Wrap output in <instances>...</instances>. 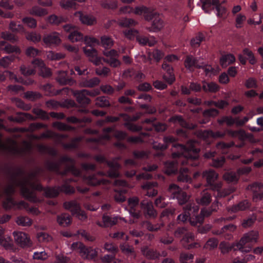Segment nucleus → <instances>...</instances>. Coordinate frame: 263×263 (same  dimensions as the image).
Instances as JSON below:
<instances>
[{
	"label": "nucleus",
	"instance_id": "69168bd1",
	"mask_svg": "<svg viewBox=\"0 0 263 263\" xmlns=\"http://www.w3.org/2000/svg\"><path fill=\"white\" fill-rule=\"evenodd\" d=\"M124 35L128 39L132 40L135 37L137 38L138 32L135 29H129L124 31Z\"/></svg>",
	"mask_w": 263,
	"mask_h": 263
},
{
	"label": "nucleus",
	"instance_id": "bf43d9fd",
	"mask_svg": "<svg viewBox=\"0 0 263 263\" xmlns=\"http://www.w3.org/2000/svg\"><path fill=\"white\" fill-rule=\"evenodd\" d=\"M203 137L204 138L209 137L218 138L223 136V134L220 132L213 133L212 131H204L202 133Z\"/></svg>",
	"mask_w": 263,
	"mask_h": 263
},
{
	"label": "nucleus",
	"instance_id": "9b49d317",
	"mask_svg": "<svg viewBox=\"0 0 263 263\" xmlns=\"http://www.w3.org/2000/svg\"><path fill=\"white\" fill-rule=\"evenodd\" d=\"M74 15L76 17L79 18L80 21L83 24L92 25L96 23V18L92 15L83 14L79 11L76 12Z\"/></svg>",
	"mask_w": 263,
	"mask_h": 263
},
{
	"label": "nucleus",
	"instance_id": "0eeeda50",
	"mask_svg": "<svg viewBox=\"0 0 263 263\" xmlns=\"http://www.w3.org/2000/svg\"><path fill=\"white\" fill-rule=\"evenodd\" d=\"M99 93V90H95L91 91L83 89L80 91H77L74 93L78 101L80 103L88 104L90 102V100L86 97V96H90L94 97Z\"/></svg>",
	"mask_w": 263,
	"mask_h": 263
},
{
	"label": "nucleus",
	"instance_id": "338daca9",
	"mask_svg": "<svg viewBox=\"0 0 263 263\" xmlns=\"http://www.w3.org/2000/svg\"><path fill=\"white\" fill-rule=\"evenodd\" d=\"M246 17L245 15L239 14L236 18V27L241 28L246 22Z\"/></svg>",
	"mask_w": 263,
	"mask_h": 263
},
{
	"label": "nucleus",
	"instance_id": "aec40b11",
	"mask_svg": "<svg viewBox=\"0 0 263 263\" xmlns=\"http://www.w3.org/2000/svg\"><path fill=\"white\" fill-rule=\"evenodd\" d=\"M30 14L37 16H43L48 14V11L46 9L40 8L38 6H34L28 10Z\"/></svg>",
	"mask_w": 263,
	"mask_h": 263
},
{
	"label": "nucleus",
	"instance_id": "e2e57ef3",
	"mask_svg": "<svg viewBox=\"0 0 263 263\" xmlns=\"http://www.w3.org/2000/svg\"><path fill=\"white\" fill-rule=\"evenodd\" d=\"M96 104L100 107H106L109 105V101L104 97L98 98L96 101Z\"/></svg>",
	"mask_w": 263,
	"mask_h": 263
},
{
	"label": "nucleus",
	"instance_id": "72a5a7b5",
	"mask_svg": "<svg viewBox=\"0 0 263 263\" xmlns=\"http://www.w3.org/2000/svg\"><path fill=\"white\" fill-rule=\"evenodd\" d=\"M7 77H8L10 80H14L15 82H22L21 79H18L15 74L9 71L0 73V81H4Z\"/></svg>",
	"mask_w": 263,
	"mask_h": 263
},
{
	"label": "nucleus",
	"instance_id": "3c124183",
	"mask_svg": "<svg viewBox=\"0 0 263 263\" xmlns=\"http://www.w3.org/2000/svg\"><path fill=\"white\" fill-rule=\"evenodd\" d=\"M223 179L228 182L236 181L237 179V175L234 172H227L223 175Z\"/></svg>",
	"mask_w": 263,
	"mask_h": 263
},
{
	"label": "nucleus",
	"instance_id": "dca6fc26",
	"mask_svg": "<svg viewBox=\"0 0 263 263\" xmlns=\"http://www.w3.org/2000/svg\"><path fill=\"white\" fill-rule=\"evenodd\" d=\"M152 19V26L148 28V30L152 32L160 30L163 26V23L161 18L158 16H153Z\"/></svg>",
	"mask_w": 263,
	"mask_h": 263
},
{
	"label": "nucleus",
	"instance_id": "5fc2aeb1",
	"mask_svg": "<svg viewBox=\"0 0 263 263\" xmlns=\"http://www.w3.org/2000/svg\"><path fill=\"white\" fill-rule=\"evenodd\" d=\"M204 35L200 33L198 34L195 37L192 39L191 41V44L193 47H196L199 46L201 42L204 40Z\"/></svg>",
	"mask_w": 263,
	"mask_h": 263
},
{
	"label": "nucleus",
	"instance_id": "20e7f679",
	"mask_svg": "<svg viewBox=\"0 0 263 263\" xmlns=\"http://www.w3.org/2000/svg\"><path fill=\"white\" fill-rule=\"evenodd\" d=\"M64 206L65 209L70 210L72 214L75 215L79 219L83 220L86 218L85 212L80 209L79 205L76 201L65 202Z\"/></svg>",
	"mask_w": 263,
	"mask_h": 263
},
{
	"label": "nucleus",
	"instance_id": "79ce46f5",
	"mask_svg": "<svg viewBox=\"0 0 263 263\" xmlns=\"http://www.w3.org/2000/svg\"><path fill=\"white\" fill-rule=\"evenodd\" d=\"M22 22L30 28H35L37 26L36 21L31 17H25L22 19Z\"/></svg>",
	"mask_w": 263,
	"mask_h": 263
},
{
	"label": "nucleus",
	"instance_id": "c9c22d12",
	"mask_svg": "<svg viewBox=\"0 0 263 263\" xmlns=\"http://www.w3.org/2000/svg\"><path fill=\"white\" fill-rule=\"evenodd\" d=\"M47 58L50 60H59L65 57V54L61 52H54L52 51H49L46 53Z\"/></svg>",
	"mask_w": 263,
	"mask_h": 263
},
{
	"label": "nucleus",
	"instance_id": "ea45409f",
	"mask_svg": "<svg viewBox=\"0 0 263 263\" xmlns=\"http://www.w3.org/2000/svg\"><path fill=\"white\" fill-rule=\"evenodd\" d=\"M101 42L102 46L105 48L111 47L114 45V41L110 37L104 35L101 37Z\"/></svg>",
	"mask_w": 263,
	"mask_h": 263
},
{
	"label": "nucleus",
	"instance_id": "7c9ffc66",
	"mask_svg": "<svg viewBox=\"0 0 263 263\" xmlns=\"http://www.w3.org/2000/svg\"><path fill=\"white\" fill-rule=\"evenodd\" d=\"M141 204L147 214L150 216H155L156 215V212L154 210L152 202L143 201Z\"/></svg>",
	"mask_w": 263,
	"mask_h": 263
},
{
	"label": "nucleus",
	"instance_id": "5701e85b",
	"mask_svg": "<svg viewBox=\"0 0 263 263\" xmlns=\"http://www.w3.org/2000/svg\"><path fill=\"white\" fill-rule=\"evenodd\" d=\"M246 245H247V237L246 236L242 237L239 242L236 243H233L234 250H239L242 253H246Z\"/></svg>",
	"mask_w": 263,
	"mask_h": 263
},
{
	"label": "nucleus",
	"instance_id": "cd10ccee",
	"mask_svg": "<svg viewBox=\"0 0 263 263\" xmlns=\"http://www.w3.org/2000/svg\"><path fill=\"white\" fill-rule=\"evenodd\" d=\"M196 200L198 203L201 205H206L209 204L211 201L210 193H209L207 191H204L201 193V198L197 199Z\"/></svg>",
	"mask_w": 263,
	"mask_h": 263
},
{
	"label": "nucleus",
	"instance_id": "39448f33",
	"mask_svg": "<svg viewBox=\"0 0 263 263\" xmlns=\"http://www.w3.org/2000/svg\"><path fill=\"white\" fill-rule=\"evenodd\" d=\"M184 66L187 70L192 71L195 68L202 67L203 61L200 58H195L192 55H188L184 61Z\"/></svg>",
	"mask_w": 263,
	"mask_h": 263
},
{
	"label": "nucleus",
	"instance_id": "58836bf2",
	"mask_svg": "<svg viewBox=\"0 0 263 263\" xmlns=\"http://www.w3.org/2000/svg\"><path fill=\"white\" fill-rule=\"evenodd\" d=\"M26 38L27 40L33 43H37L41 41V36L36 32H31L27 33Z\"/></svg>",
	"mask_w": 263,
	"mask_h": 263
},
{
	"label": "nucleus",
	"instance_id": "4c0bfd02",
	"mask_svg": "<svg viewBox=\"0 0 263 263\" xmlns=\"http://www.w3.org/2000/svg\"><path fill=\"white\" fill-rule=\"evenodd\" d=\"M83 50L85 55L88 58L89 60L93 58L98 54V51L93 47H84Z\"/></svg>",
	"mask_w": 263,
	"mask_h": 263
},
{
	"label": "nucleus",
	"instance_id": "f03ea898",
	"mask_svg": "<svg viewBox=\"0 0 263 263\" xmlns=\"http://www.w3.org/2000/svg\"><path fill=\"white\" fill-rule=\"evenodd\" d=\"M42 189V187L40 184L31 180L26 181L22 186V192L23 195L33 202L36 201L34 196V191Z\"/></svg>",
	"mask_w": 263,
	"mask_h": 263
},
{
	"label": "nucleus",
	"instance_id": "f704fd0d",
	"mask_svg": "<svg viewBox=\"0 0 263 263\" xmlns=\"http://www.w3.org/2000/svg\"><path fill=\"white\" fill-rule=\"evenodd\" d=\"M68 39L72 42H80L83 40V35L78 31H73L69 35Z\"/></svg>",
	"mask_w": 263,
	"mask_h": 263
},
{
	"label": "nucleus",
	"instance_id": "f8f14e48",
	"mask_svg": "<svg viewBox=\"0 0 263 263\" xmlns=\"http://www.w3.org/2000/svg\"><path fill=\"white\" fill-rule=\"evenodd\" d=\"M73 250H79L80 255L85 259H88L89 248H86L81 242H74L71 245Z\"/></svg>",
	"mask_w": 263,
	"mask_h": 263
},
{
	"label": "nucleus",
	"instance_id": "2f4dec72",
	"mask_svg": "<svg viewBox=\"0 0 263 263\" xmlns=\"http://www.w3.org/2000/svg\"><path fill=\"white\" fill-rule=\"evenodd\" d=\"M100 80L97 78H93L90 80H85L81 82L80 85L82 87H92L97 85Z\"/></svg>",
	"mask_w": 263,
	"mask_h": 263
},
{
	"label": "nucleus",
	"instance_id": "ddd939ff",
	"mask_svg": "<svg viewBox=\"0 0 263 263\" xmlns=\"http://www.w3.org/2000/svg\"><path fill=\"white\" fill-rule=\"evenodd\" d=\"M183 158L182 157H180L179 158V160L176 162H166L165 164V172L166 174L168 175H171L173 173H175L177 170V163L179 162H181L182 164L186 163L184 161H183Z\"/></svg>",
	"mask_w": 263,
	"mask_h": 263
},
{
	"label": "nucleus",
	"instance_id": "13d9d810",
	"mask_svg": "<svg viewBox=\"0 0 263 263\" xmlns=\"http://www.w3.org/2000/svg\"><path fill=\"white\" fill-rule=\"evenodd\" d=\"M57 81L61 84H66L68 83L67 73L65 71H60L57 78Z\"/></svg>",
	"mask_w": 263,
	"mask_h": 263
},
{
	"label": "nucleus",
	"instance_id": "393cba45",
	"mask_svg": "<svg viewBox=\"0 0 263 263\" xmlns=\"http://www.w3.org/2000/svg\"><path fill=\"white\" fill-rule=\"evenodd\" d=\"M3 234V230L0 227V245L6 249H9L12 246V241L10 237H4Z\"/></svg>",
	"mask_w": 263,
	"mask_h": 263
},
{
	"label": "nucleus",
	"instance_id": "8fccbe9b",
	"mask_svg": "<svg viewBox=\"0 0 263 263\" xmlns=\"http://www.w3.org/2000/svg\"><path fill=\"white\" fill-rule=\"evenodd\" d=\"M137 22L133 19L124 18L120 20L119 24L122 27H130L135 26Z\"/></svg>",
	"mask_w": 263,
	"mask_h": 263
},
{
	"label": "nucleus",
	"instance_id": "37998d69",
	"mask_svg": "<svg viewBox=\"0 0 263 263\" xmlns=\"http://www.w3.org/2000/svg\"><path fill=\"white\" fill-rule=\"evenodd\" d=\"M47 21L52 24L59 25L61 23L65 22V19L63 17H59L55 15L52 14L47 18Z\"/></svg>",
	"mask_w": 263,
	"mask_h": 263
},
{
	"label": "nucleus",
	"instance_id": "a18cd8bd",
	"mask_svg": "<svg viewBox=\"0 0 263 263\" xmlns=\"http://www.w3.org/2000/svg\"><path fill=\"white\" fill-rule=\"evenodd\" d=\"M9 29L12 31L19 32H25V29L24 27L20 24H16V23L12 21L9 24Z\"/></svg>",
	"mask_w": 263,
	"mask_h": 263
},
{
	"label": "nucleus",
	"instance_id": "c756f323",
	"mask_svg": "<svg viewBox=\"0 0 263 263\" xmlns=\"http://www.w3.org/2000/svg\"><path fill=\"white\" fill-rule=\"evenodd\" d=\"M16 58L14 55L5 56L0 59V65L4 68L8 67Z\"/></svg>",
	"mask_w": 263,
	"mask_h": 263
},
{
	"label": "nucleus",
	"instance_id": "0e129e2a",
	"mask_svg": "<svg viewBox=\"0 0 263 263\" xmlns=\"http://www.w3.org/2000/svg\"><path fill=\"white\" fill-rule=\"evenodd\" d=\"M20 70L21 73L24 76H29L34 72V69L33 68L24 65L20 67Z\"/></svg>",
	"mask_w": 263,
	"mask_h": 263
},
{
	"label": "nucleus",
	"instance_id": "6e6552de",
	"mask_svg": "<svg viewBox=\"0 0 263 263\" xmlns=\"http://www.w3.org/2000/svg\"><path fill=\"white\" fill-rule=\"evenodd\" d=\"M43 40L47 46L58 45L61 42L60 34L55 32L44 35Z\"/></svg>",
	"mask_w": 263,
	"mask_h": 263
},
{
	"label": "nucleus",
	"instance_id": "49530a36",
	"mask_svg": "<svg viewBox=\"0 0 263 263\" xmlns=\"http://www.w3.org/2000/svg\"><path fill=\"white\" fill-rule=\"evenodd\" d=\"M60 192V190L57 187L47 188L44 190L45 195L49 197H54L57 196Z\"/></svg>",
	"mask_w": 263,
	"mask_h": 263
},
{
	"label": "nucleus",
	"instance_id": "412c9836",
	"mask_svg": "<svg viewBox=\"0 0 263 263\" xmlns=\"http://www.w3.org/2000/svg\"><path fill=\"white\" fill-rule=\"evenodd\" d=\"M57 222L62 227H65L68 226L71 222V218L69 215L62 214L57 216Z\"/></svg>",
	"mask_w": 263,
	"mask_h": 263
},
{
	"label": "nucleus",
	"instance_id": "4be33fe9",
	"mask_svg": "<svg viewBox=\"0 0 263 263\" xmlns=\"http://www.w3.org/2000/svg\"><path fill=\"white\" fill-rule=\"evenodd\" d=\"M108 164L111 168L108 172V176L111 177H115L118 176V173L116 171V169L120 166L119 164L117 162V160L114 159L108 162Z\"/></svg>",
	"mask_w": 263,
	"mask_h": 263
},
{
	"label": "nucleus",
	"instance_id": "774afa93",
	"mask_svg": "<svg viewBox=\"0 0 263 263\" xmlns=\"http://www.w3.org/2000/svg\"><path fill=\"white\" fill-rule=\"evenodd\" d=\"M69 258L64 256L63 254H60L55 256V260L51 263H68Z\"/></svg>",
	"mask_w": 263,
	"mask_h": 263
},
{
	"label": "nucleus",
	"instance_id": "473e14b6",
	"mask_svg": "<svg viewBox=\"0 0 263 263\" xmlns=\"http://www.w3.org/2000/svg\"><path fill=\"white\" fill-rule=\"evenodd\" d=\"M164 144L158 143L157 142H154L153 143V147L155 149H165L167 148V144L168 143L173 142L175 139L172 137H166L164 138Z\"/></svg>",
	"mask_w": 263,
	"mask_h": 263
},
{
	"label": "nucleus",
	"instance_id": "c03bdc74",
	"mask_svg": "<svg viewBox=\"0 0 263 263\" xmlns=\"http://www.w3.org/2000/svg\"><path fill=\"white\" fill-rule=\"evenodd\" d=\"M1 36L2 39L12 43H14L18 41V39L14 35L8 31L2 32L1 34Z\"/></svg>",
	"mask_w": 263,
	"mask_h": 263
},
{
	"label": "nucleus",
	"instance_id": "052dcab7",
	"mask_svg": "<svg viewBox=\"0 0 263 263\" xmlns=\"http://www.w3.org/2000/svg\"><path fill=\"white\" fill-rule=\"evenodd\" d=\"M258 233L257 231H252L248 234V243H254L257 240Z\"/></svg>",
	"mask_w": 263,
	"mask_h": 263
},
{
	"label": "nucleus",
	"instance_id": "423d86ee",
	"mask_svg": "<svg viewBox=\"0 0 263 263\" xmlns=\"http://www.w3.org/2000/svg\"><path fill=\"white\" fill-rule=\"evenodd\" d=\"M13 236L15 242L20 247L25 248L31 245V241L27 234L22 232H14Z\"/></svg>",
	"mask_w": 263,
	"mask_h": 263
},
{
	"label": "nucleus",
	"instance_id": "f257e3e1",
	"mask_svg": "<svg viewBox=\"0 0 263 263\" xmlns=\"http://www.w3.org/2000/svg\"><path fill=\"white\" fill-rule=\"evenodd\" d=\"M199 208L197 205L193 204H188L184 209V213L180 214L178 216V220L180 221L184 222L189 219L192 225L195 226L198 223L202 222L203 218L208 216L212 213L211 211L203 209L201 211L200 215H196Z\"/></svg>",
	"mask_w": 263,
	"mask_h": 263
},
{
	"label": "nucleus",
	"instance_id": "7ed1b4c3",
	"mask_svg": "<svg viewBox=\"0 0 263 263\" xmlns=\"http://www.w3.org/2000/svg\"><path fill=\"white\" fill-rule=\"evenodd\" d=\"M196 143L191 141L186 146L178 145V148L182 152V155L187 159H196L198 157L199 149L196 147Z\"/></svg>",
	"mask_w": 263,
	"mask_h": 263
},
{
	"label": "nucleus",
	"instance_id": "e433bc0d",
	"mask_svg": "<svg viewBox=\"0 0 263 263\" xmlns=\"http://www.w3.org/2000/svg\"><path fill=\"white\" fill-rule=\"evenodd\" d=\"M21 52L20 48L17 46L12 45L9 43L6 44L5 51L4 53L9 54L11 53H15L16 54H20Z\"/></svg>",
	"mask_w": 263,
	"mask_h": 263
},
{
	"label": "nucleus",
	"instance_id": "603ef678",
	"mask_svg": "<svg viewBox=\"0 0 263 263\" xmlns=\"http://www.w3.org/2000/svg\"><path fill=\"white\" fill-rule=\"evenodd\" d=\"M84 42L86 45L85 47H93L96 44H99V42L96 39L90 37V36H85L84 38Z\"/></svg>",
	"mask_w": 263,
	"mask_h": 263
},
{
	"label": "nucleus",
	"instance_id": "864d4df0",
	"mask_svg": "<svg viewBox=\"0 0 263 263\" xmlns=\"http://www.w3.org/2000/svg\"><path fill=\"white\" fill-rule=\"evenodd\" d=\"M218 243V240L215 238H211L208 240L204 246V248L212 250L216 248Z\"/></svg>",
	"mask_w": 263,
	"mask_h": 263
},
{
	"label": "nucleus",
	"instance_id": "bb28decb",
	"mask_svg": "<svg viewBox=\"0 0 263 263\" xmlns=\"http://www.w3.org/2000/svg\"><path fill=\"white\" fill-rule=\"evenodd\" d=\"M202 88L204 91L211 92H216L219 89V86L216 83H207L205 81L203 82Z\"/></svg>",
	"mask_w": 263,
	"mask_h": 263
},
{
	"label": "nucleus",
	"instance_id": "c85d7f7f",
	"mask_svg": "<svg viewBox=\"0 0 263 263\" xmlns=\"http://www.w3.org/2000/svg\"><path fill=\"white\" fill-rule=\"evenodd\" d=\"M106 181L101 180L99 175H93L89 176L87 179V182L92 185H97L101 183H105Z\"/></svg>",
	"mask_w": 263,
	"mask_h": 263
},
{
	"label": "nucleus",
	"instance_id": "a878e982",
	"mask_svg": "<svg viewBox=\"0 0 263 263\" xmlns=\"http://www.w3.org/2000/svg\"><path fill=\"white\" fill-rule=\"evenodd\" d=\"M235 60V58L233 54H229L222 55L220 59V62L221 65L223 67H226L229 65L232 64Z\"/></svg>",
	"mask_w": 263,
	"mask_h": 263
},
{
	"label": "nucleus",
	"instance_id": "9d476101",
	"mask_svg": "<svg viewBox=\"0 0 263 263\" xmlns=\"http://www.w3.org/2000/svg\"><path fill=\"white\" fill-rule=\"evenodd\" d=\"M251 190L254 193V199H261L263 198V184L260 183H255L248 186V190Z\"/></svg>",
	"mask_w": 263,
	"mask_h": 263
},
{
	"label": "nucleus",
	"instance_id": "4468645a",
	"mask_svg": "<svg viewBox=\"0 0 263 263\" xmlns=\"http://www.w3.org/2000/svg\"><path fill=\"white\" fill-rule=\"evenodd\" d=\"M138 202L139 200L137 197L129 198L128 200V206L130 208L128 211L129 214L135 218H138L140 215V213L134 209V208L138 205Z\"/></svg>",
	"mask_w": 263,
	"mask_h": 263
},
{
	"label": "nucleus",
	"instance_id": "de8ad7c7",
	"mask_svg": "<svg viewBox=\"0 0 263 263\" xmlns=\"http://www.w3.org/2000/svg\"><path fill=\"white\" fill-rule=\"evenodd\" d=\"M16 223L22 226H29L31 224V220L28 217L21 216L17 218Z\"/></svg>",
	"mask_w": 263,
	"mask_h": 263
},
{
	"label": "nucleus",
	"instance_id": "b1692460",
	"mask_svg": "<svg viewBox=\"0 0 263 263\" xmlns=\"http://www.w3.org/2000/svg\"><path fill=\"white\" fill-rule=\"evenodd\" d=\"M156 183H151L147 182L142 186V189L146 191V195L148 196H153L157 194V191L154 189V186L156 185Z\"/></svg>",
	"mask_w": 263,
	"mask_h": 263
},
{
	"label": "nucleus",
	"instance_id": "6e6d98bb",
	"mask_svg": "<svg viewBox=\"0 0 263 263\" xmlns=\"http://www.w3.org/2000/svg\"><path fill=\"white\" fill-rule=\"evenodd\" d=\"M126 192V190H118L117 189L115 190L116 194L115 195V199L117 202H123L125 200V197L123 195V193H125Z\"/></svg>",
	"mask_w": 263,
	"mask_h": 263
},
{
	"label": "nucleus",
	"instance_id": "f3484780",
	"mask_svg": "<svg viewBox=\"0 0 263 263\" xmlns=\"http://www.w3.org/2000/svg\"><path fill=\"white\" fill-rule=\"evenodd\" d=\"M218 174L214 171L209 170L203 173L202 176L206 179L207 183L210 185H213L214 182L218 178Z\"/></svg>",
	"mask_w": 263,
	"mask_h": 263
},
{
	"label": "nucleus",
	"instance_id": "a211bd4d",
	"mask_svg": "<svg viewBox=\"0 0 263 263\" xmlns=\"http://www.w3.org/2000/svg\"><path fill=\"white\" fill-rule=\"evenodd\" d=\"M201 68L203 69L205 75L208 77L215 76L217 74L220 70V69L219 67L217 66L215 67H212L210 65H206L204 62L203 66Z\"/></svg>",
	"mask_w": 263,
	"mask_h": 263
},
{
	"label": "nucleus",
	"instance_id": "680f3d73",
	"mask_svg": "<svg viewBox=\"0 0 263 263\" xmlns=\"http://www.w3.org/2000/svg\"><path fill=\"white\" fill-rule=\"evenodd\" d=\"M164 56V53L158 49H155L149 53V57L157 61H159Z\"/></svg>",
	"mask_w": 263,
	"mask_h": 263
},
{
	"label": "nucleus",
	"instance_id": "4d7b16f0",
	"mask_svg": "<svg viewBox=\"0 0 263 263\" xmlns=\"http://www.w3.org/2000/svg\"><path fill=\"white\" fill-rule=\"evenodd\" d=\"M181 191L179 186L174 184H171L168 188V192L172 194V198H175Z\"/></svg>",
	"mask_w": 263,
	"mask_h": 263
},
{
	"label": "nucleus",
	"instance_id": "2eb2a0df",
	"mask_svg": "<svg viewBox=\"0 0 263 263\" xmlns=\"http://www.w3.org/2000/svg\"><path fill=\"white\" fill-rule=\"evenodd\" d=\"M162 67L167 72V74H164L163 79L168 83H172L175 80V77L174 74L172 73L173 69L172 67L166 63H164Z\"/></svg>",
	"mask_w": 263,
	"mask_h": 263
},
{
	"label": "nucleus",
	"instance_id": "1a4fd4ad",
	"mask_svg": "<svg viewBox=\"0 0 263 263\" xmlns=\"http://www.w3.org/2000/svg\"><path fill=\"white\" fill-rule=\"evenodd\" d=\"M32 65L34 68H38L40 70V74L44 77H48L50 75L51 72L48 68H47L44 62L39 59H35L32 62Z\"/></svg>",
	"mask_w": 263,
	"mask_h": 263
},
{
	"label": "nucleus",
	"instance_id": "09e8293b",
	"mask_svg": "<svg viewBox=\"0 0 263 263\" xmlns=\"http://www.w3.org/2000/svg\"><path fill=\"white\" fill-rule=\"evenodd\" d=\"M49 257L48 254L45 251L41 252H34L33 255V258L34 259L45 260Z\"/></svg>",
	"mask_w": 263,
	"mask_h": 263
},
{
	"label": "nucleus",
	"instance_id": "a19ab883",
	"mask_svg": "<svg viewBox=\"0 0 263 263\" xmlns=\"http://www.w3.org/2000/svg\"><path fill=\"white\" fill-rule=\"evenodd\" d=\"M36 238L39 242H48L52 240V237L45 232H39L37 234Z\"/></svg>",
	"mask_w": 263,
	"mask_h": 263
},
{
	"label": "nucleus",
	"instance_id": "6ab92c4d",
	"mask_svg": "<svg viewBox=\"0 0 263 263\" xmlns=\"http://www.w3.org/2000/svg\"><path fill=\"white\" fill-rule=\"evenodd\" d=\"M118 217H109L107 215L103 216V224L98 222L97 224L101 227H109L116 224L118 222Z\"/></svg>",
	"mask_w": 263,
	"mask_h": 263
}]
</instances>
